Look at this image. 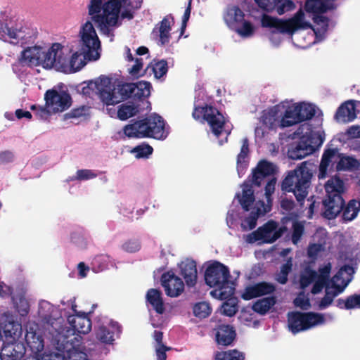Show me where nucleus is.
<instances>
[{
    "label": "nucleus",
    "mask_w": 360,
    "mask_h": 360,
    "mask_svg": "<svg viewBox=\"0 0 360 360\" xmlns=\"http://www.w3.org/2000/svg\"><path fill=\"white\" fill-rule=\"evenodd\" d=\"M90 0L88 13L91 20L86 21L80 30L82 44L81 52L74 53L70 58V65L75 70H79L84 63L79 58L83 55L85 59L96 60L100 58L101 41L92 24L94 22L101 33L106 36L113 35L114 27L120 26L119 17L123 0Z\"/></svg>",
    "instance_id": "1"
},
{
    "label": "nucleus",
    "mask_w": 360,
    "mask_h": 360,
    "mask_svg": "<svg viewBox=\"0 0 360 360\" xmlns=\"http://www.w3.org/2000/svg\"><path fill=\"white\" fill-rule=\"evenodd\" d=\"M117 82V79L102 75L95 81H89L87 86L83 88V92L89 94V90L95 91L107 105L132 98L131 83L117 82Z\"/></svg>",
    "instance_id": "2"
},
{
    "label": "nucleus",
    "mask_w": 360,
    "mask_h": 360,
    "mask_svg": "<svg viewBox=\"0 0 360 360\" xmlns=\"http://www.w3.org/2000/svg\"><path fill=\"white\" fill-rule=\"evenodd\" d=\"M63 48L60 43L53 44L46 51L41 46L27 47L21 52L19 62L22 66L64 68L67 65V58L63 53Z\"/></svg>",
    "instance_id": "3"
},
{
    "label": "nucleus",
    "mask_w": 360,
    "mask_h": 360,
    "mask_svg": "<svg viewBox=\"0 0 360 360\" xmlns=\"http://www.w3.org/2000/svg\"><path fill=\"white\" fill-rule=\"evenodd\" d=\"M311 166L307 161L302 162L295 169L290 171L281 183V190L292 192L301 204L307 196L311 185L313 176Z\"/></svg>",
    "instance_id": "4"
},
{
    "label": "nucleus",
    "mask_w": 360,
    "mask_h": 360,
    "mask_svg": "<svg viewBox=\"0 0 360 360\" xmlns=\"http://www.w3.org/2000/svg\"><path fill=\"white\" fill-rule=\"evenodd\" d=\"M124 134L128 138H153L164 139L165 121L163 118L157 115H151L143 119L131 120V123L123 128Z\"/></svg>",
    "instance_id": "5"
},
{
    "label": "nucleus",
    "mask_w": 360,
    "mask_h": 360,
    "mask_svg": "<svg viewBox=\"0 0 360 360\" xmlns=\"http://www.w3.org/2000/svg\"><path fill=\"white\" fill-rule=\"evenodd\" d=\"M326 198L322 200V215L327 219H334L341 212L345 202L342 194L345 184L338 176H332L325 184Z\"/></svg>",
    "instance_id": "6"
},
{
    "label": "nucleus",
    "mask_w": 360,
    "mask_h": 360,
    "mask_svg": "<svg viewBox=\"0 0 360 360\" xmlns=\"http://www.w3.org/2000/svg\"><path fill=\"white\" fill-rule=\"evenodd\" d=\"M231 277L228 266L224 264L214 261L210 264L205 271V282L210 288L219 290V298L227 300L234 294V288L229 286Z\"/></svg>",
    "instance_id": "7"
},
{
    "label": "nucleus",
    "mask_w": 360,
    "mask_h": 360,
    "mask_svg": "<svg viewBox=\"0 0 360 360\" xmlns=\"http://www.w3.org/2000/svg\"><path fill=\"white\" fill-rule=\"evenodd\" d=\"M261 24L263 27L275 28L281 33H290L300 28L311 27V25L304 21V13L302 10L298 11L294 17L287 20L264 14Z\"/></svg>",
    "instance_id": "8"
},
{
    "label": "nucleus",
    "mask_w": 360,
    "mask_h": 360,
    "mask_svg": "<svg viewBox=\"0 0 360 360\" xmlns=\"http://www.w3.org/2000/svg\"><path fill=\"white\" fill-rule=\"evenodd\" d=\"M325 323L323 314L316 312L290 311L288 314V326L292 334L307 330Z\"/></svg>",
    "instance_id": "9"
},
{
    "label": "nucleus",
    "mask_w": 360,
    "mask_h": 360,
    "mask_svg": "<svg viewBox=\"0 0 360 360\" xmlns=\"http://www.w3.org/2000/svg\"><path fill=\"white\" fill-rule=\"evenodd\" d=\"M337 171L349 169L355 166L356 160L352 157H346L339 153L337 148H327L324 150L319 168V179H324L327 176L328 167L333 162H336Z\"/></svg>",
    "instance_id": "10"
},
{
    "label": "nucleus",
    "mask_w": 360,
    "mask_h": 360,
    "mask_svg": "<svg viewBox=\"0 0 360 360\" xmlns=\"http://www.w3.org/2000/svg\"><path fill=\"white\" fill-rule=\"evenodd\" d=\"M193 117L199 120L202 119L210 125L212 132L219 138L224 130L226 123L224 115L214 107L205 105V106L195 107Z\"/></svg>",
    "instance_id": "11"
},
{
    "label": "nucleus",
    "mask_w": 360,
    "mask_h": 360,
    "mask_svg": "<svg viewBox=\"0 0 360 360\" xmlns=\"http://www.w3.org/2000/svg\"><path fill=\"white\" fill-rule=\"evenodd\" d=\"M288 231L285 226L278 228V223L269 220L248 236V242L253 243L262 241L263 243L271 244L280 238Z\"/></svg>",
    "instance_id": "12"
},
{
    "label": "nucleus",
    "mask_w": 360,
    "mask_h": 360,
    "mask_svg": "<svg viewBox=\"0 0 360 360\" xmlns=\"http://www.w3.org/2000/svg\"><path fill=\"white\" fill-rule=\"evenodd\" d=\"M315 113L314 105L306 103H297L285 111L284 116L281 120V126L288 127L311 120Z\"/></svg>",
    "instance_id": "13"
},
{
    "label": "nucleus",
    "mask_w": 360,
    "mask_h": 360,
    "mask_svg": "<svg viewBox=\"0 0 360 360\" xmlns=\"http://www.w3.org/2000/svg\"><path fill=\"white\" fill-rule=\"evenodd\" d=\"M46 106L53 112H63L69 108L72 103V98L66 91L58 92L56 89H49L44 94Z\"/></svg>",
    "instance_id": "14"
},
{
    "label": "nucleus",
    "mask_w": 360,
    "mask_h": 360,
    "mask_svg": "<svg viewBox=\"0 0 360 360\" xmlns=\"http://www.w3.org/2000/svg\"><path fill=\"white\" fill-rule=\"evenodd\" d=\"M160 281L165 294L170 297H176L184 290V283L182 279L172 271L163 273Z\"/></svg>",
    "instance_id": "15"
},
{
    "label": "nucleus",
    "mask_w": 360,
    "mask_h": 360,
    "mask_svg": "<svg viewBox=\"0 0 360 360\" xmlns=\"http://www.w3.org/2000/svg\"><path fill=\"white\" fill-rule=\"evenodd\" d=\"M276 172V167L266 160H260L256 167L252 169V174L248 176V181L255 186H260L264 179L269 176H274Z\"/></svg>",
    "instance_id": "16"
},
{
    "label": "nucleus",
    "mask_w": 360,
    "mask_h": 360,
    "mask_svg": "<svg viewBox=\"0 0 360 360\" xmlns=\"http://www.w3.org/2000/svg\"><path fill=\"white\" fill-rule=\"evenodd\" d=\"M276 285L269 282L261 281L253 285L247 286L241 295L244 300H250L252 299L265 295H270L276 291Z\"/></svg>",
    "instance_id": "17"
},
{
    "label": "nucleus",
    "mask_w": 360,
    "mask_h": 360,
    "mask_svg": "<svg viewBox=\"0 0 360 360\" xmlns=\"http://www.w3.org/2000/svg\"><path fill=\"white\" fill-rule=\"evenodd\" d=\"M75 307V305H72V309L75 314L68 316V322L74 333L87 334L91 330V321L89 314L77 312Z\"/></svg>",
    "instance_id": "18"
},
{
    "label": "nucleus",
    "mask_w": 360,
    "mask_h": 360,
    "mask_svg": "<svg viewBox=\"0 0 360 360\" xmlns=\"http://www.w3.org/2000/svg\"><path fill=\"white\" fill-rule=\"evenodd\" d=\"M258 6L267 12L276 11L278 15H283L295 8L291 0H255Z\"/></svg>",
    "instance_id": "19"
},
{
    "label": "nucleus",
    "mask_w": 360,
    "mask_h": 360,
    "mask_svg": "<svg viewBox=\"0 0 360 360\" xmlns=\"http://www.w3.org/2000/svg\"><path fill=\"white\" fill-rule=\"evenodd\" d=\"M24 344L18 341L4 343L0 352L1 360H21L25 354Z\"/></svg>",
    "instance_id": "20"
},
{
    "label": "nucleus",
    "mask_w": 360,
    "mask_h": 360,
    "mask_svg": "<svg viewBox=\"0 0 360 360\" xmlns=\"http://www.w3.org/2000/svg\"><path fill=\"white\" fill-rule=\"evenodd\" d=\"M174 23V18L170 14L164 17L160 23L156 25L154 27L153 32L159 36L160 42L162 46L169 43L170 39L171 27Z\"/></svg>",
    "instance_id": "21"
},
{
    "label": "nucleus",
    "mask_w": 360,
    "mask_h": 360,
    "mask_svg": "<svg viewBox=\"0 0 360 360\" xmlns=\"http://www.w3.org/2000/svg\"><path fill=\"white\" fill-rule=\"evenodd\" d=\"M180 275L184 278L188 287L195 285L198 279L196 263L193 260L186 259L179 264Z\"/></svg>",
    "instance_id": "22"
},
{
    "label": "nucleus",
    "mask_w": 360,
    "mask_h": 360,
    "mask_svg": "<svg viewBox=\"0 0 360 360\" xmlns=\"http://www.w3.org/2000/svg\"><path fill=\"white\" fill-rule=\"evenodd\" d=\"M281 226H285L289 223L292 224L291 240L293 244L297 245L301 240L304 233V221H298L295 217L292 216H285L281 220Z\"/></svg>",
    "instance_id": "23"
},
{
    "label": "nucleus",
    "mask_w": 360,
    "mask_h": 360,
    "mask_svg": "<svg viewBox=\"0 0 360 360\" xmlns=\"http://www.w3.org/2000/svg\"><path fill=\"white\" fill-rule=\"evenodd\" d=\"M215 336L218 345L229 346L235 340L236 333L233 326L222 324L217 327Z\"/></svg>",
    "instance_id": "24"
},
{
    "label": "nucleus",
    "mask_w": 360,
    "mask_h": 360,
    "mask_svg": "<svg viewBox=\"0 0 360 360\" xmlns=\"http://www.w3.org/2000/svg\"><path fill=\"white\" fill-rule=\"evenodd\" d=\"M314 153V148L300 138V141L288 149V155L292 160H301Z\"/></svg>",
    "instance_id": "25"
},
{
    "label": "nucleus",
    "mask_w": 360,
    "mask_h": 360,
    "mask_svg": "<svg viewBox=\"0 0 360 360\" xmlns=\"http://www.w3.org/2000/svg\"><path fill=\"white\" fill-rule=\"evenodd\" d=\"M334 118L338 122H352L356 118V115L354 112V106H352V101L342 103L337 109Z\"/></svg>",
    "instance_id": "26"
},
{
    "label": "nucleus",
    "mask_w": 360,
    "mask_h": 360,
    "mask_svg": "<svg viewBox=\"0 0 360 360\" xmlns=\"http://www.w3.org/2000/svg\"><path fill=\"white\" fill-rule=\"evenodd\" d=\"M146 298L158 314H162L165 312V309L160 290L155 288L149 289L147 291Z\"/></svg>",
    "instance_id": "27"
},
{
    "label": "nucleus",
    "mask_w": 360,
    "mask_h": 360,
    "mask_svg": "<svg viewBox=\"0 0 360 360\" xmlns=\"http://www.w3.org/2000/svg\"><path fill=\"white\" fill-rule=\"evenodd\" d=\"M252 182L245 181L243 184V194L239 198V202L245 211H249L255 202L254 191Z\"/></svg>",
    "instance_id": "28"
},
{
    "label": "nucleus",
    "mask_w": 360,
    "mask_h": 360,
    "mask_svg": "<svg viewBox=\"0 0 360 360\" xmlns=\"http://www.w3.org/2000/svg\"><path fill=\"white\" fill-rule=\"evenodd\" d=\"M150 83L146 81H140L131 83L132 98L141 100L148 98L150 94Z\"/></svg>",
    "instance_id": "29"
},
{
    "label": "nucleus",
    "mask_w": 360,
    "mask_h": 360,
    "mask_svg": "<svg viewBox=\"0 0 360 360\" xmlns=\"http://www.w3.org/2000/svg\"><path fill=\"white\" fill-rule=\"evenodd\" d=\"M360 211V202L355 199L350 200L347 205L344 207L342 219L344 222L351 221L354 219Z\"/></svg>",
    "instance_id": "30"
},
{
    "label": "nucleus",
    "mask_w": 360,
    "mask_h": 360,
    "mask_svg": "<svg viewBox=\"0 0 360 360\" xmlns=\"http://www.w3.org/2000/svg\"><path fill=\"white\" fill-rule=\"evenodd\" d=\"M276 303V297L274 295L269 296L256 301L252 305V309L261 315H264Z\"/></svg>",
    "instance_id": "31"
},
{
    "label": "nucleus",
    "mask_w": 360,
    "mask_h": 360,
    "mask_svg": "<svg viewBox=\"0 0 360 360\" xmlns=\"http://www.w3.org/2000/svg\"><path fill=\"white\" fill-rule=\"evenodd\" d=\"M25 340L32 352L37 355H40V353L43 352L44 347L42 337L33 333L27 334Z\"/></svg>",
    "instance_id": "32"
},
{
    "label": "nucleus",
    "mask_w": 360,
    "mask_h": 360,
    "mask_svg": "<svg viewBox=\"0 0 360 360\" xmlns=\"http://www.w3.org/2000/svg\"><path fill=\"white\" fill-rule=\"evenodd\" d=\"M336 306L339 309L346 310L360 309V294H354L345 299L339 298L336 300Z\"/></svg>",
    "instance_id": "33"
},
{
    "label": "nucleus",
    "mask_w": 360,
    "mask_h": 360,
    "mask_svg": "<svg viewBox=\"0 0 360 360\" xmlns=\"http://www.w3.org/2000/svg\"><path fill=\"white\" fill-rule=\"evenodd\" d=\"M301 138L306 141L307 145L314 148V153L321 146L325 140L323 134L314 131H311L309 134L307 133Z\"/></svg>",
    "instance_id": "34"
},
{
    "label": "nucleus",
    "mask_w": 360,
    "mask_h": 360,
    "mask_svg": "<svg viewBox=\"0 0 360 360\" xmlns=\"http://www.w3.org/2000/svg\"><path fill=\"white\" fill-rule=\"evenodd\" d=\"M244 13L238 6H232L227 8L224 20L228 24L240 23L244 20Z\"/></svg>",
    "instance_id": "35"
},
{
    "label": "nucleus",
    "mask_w": 360,
    "mask_h": 360,
    "mask_svg": "<svg viewBox=\"0 0 360 360\" xmlns=\"http://www.w3.org/2000/svg\"><path fill=\"white\" fill-rule=\"evenodd\" d=\"M1 29L3 32L11 39L18 40L24 38V31L22 26H18L17 25L14 26L11 21L6 22L2 25Z\"/></svg>",
    "instance_id": "36"
},
{
    "label": "nucleus",
    "mask_w": 360,
    "mask_h": 360,
    "mask_svg": "<svg viewBox=\"0 0 360 360\" xmlns=\"http://www.w3.org/2000/svg\"><path fill=\"white\" fill-rule=\"evenodd\" d=\"M139 112L138 106L128 103H122L118 106L117 117L120 120H127Z\"/></svg>",
    "instance_id": "37"
},
{
    "label": "nucleus",
    "mask_w": 360,
    "mask_h": 360,
    "mask_svg": "<svg viewBox=\"0 0 360 360\" xmlns=\"http://www.w3.org/2000/svg\"><path fill=\"white\" fill-rule=\"evenodd\" d=\"M305 9L309 13L323 14L328 11V8L323 0H307Z\"/></svg>",
    "instance_id": "38"
},
{
    "label": "nucleus",
    "mask_w": 360,
    "mask_h": 360,
    "mask_svg": "<svg viewBox=\"0 0 360 360\" xmlns=\"http://www.w3.org/2000/svg\"><path fill=\"white\" fill-rule=\"evenodd\" d=\"M193 312L195 317L205 319L208 317L212 313V308L209 303L206 302H200L193 307Z\"/></svg>",
    "instance_id": "39"
},
{
    "label": "nucleus",
    "mask_w": 360,
    "mask_h": 360,
    "mask_svg": "<svg viewBox=\"0 0 360 360\" xmlns=\"http://www.w3.org/2000/svg\"><path fill=\"white\" fill-rule=\"evenodd\" d=\"M215 360H244V354L236 350L231 349L226 352H217L214 356Z\"/></svg>",
    "instance_id": "40"
},
{
    "label": "nucleus",
    "mask_w": 360,
    "mask_h": 360,
    "mask_svg": "<svg viewBox=\"0 0 360 360\" xmlns=\"http://www.w3.org/2000/svg\"><path fill=\"white\" fill-rule=\"evenodd\" d=\"M249 153V143L247 138L243 139V143L240 148V152L237 157V169L238 172L243 171L246 166L245 158Z\"/></svg>",
    "instance_id": "41"
},
{
    "label": "nucleus",
    "mask_w": 360,
    "mask_h": 360,
    "mask_svg": "<svg viewBox=\"0 0 360 360\" xmlns=\"http://www.w3.org/2000/svg\"><path fill=\"white\" fill-rule=\"evenodd\" d=\"M113 332L110 331L106 326H99L96 332V338L103 343L111 344L114 341Z\"/></svg>",
    "instance_id": "42"
},
{
    "label": "nucleus",
    "mask_w": 360,
    "mask_h": 360,
    "mask_svg": "<svg viewBox=\"0 0 360 360\" xmlns=\"http://www.w3.org/2000/svg\"><path fill=\"white\" fill-rule=\"evenodd\" d=\"M154 63L152 65V70L154 76L157 79H160L165 75L168 71L167 62L165 60H160L158 61L153 60Z\"/></svg>",
    "instance_id": "43"
},
{
    "label": "nucleus",
    "mask_w": 360,
    "mask_h": 360,
    "mask_svg": "<svg viewBox=\"0 0 360 360\" xmlns=\"http://www.w3.org/2000/svg\"><path fill=\"white\" fill-rule=\"evenodd\" d=\"M292 259H289L281 267L280 272L276 276V281L281 284H285L288 282V276L292 270Z\"/></svg>",
    "instance_id": "44"
},
{
    "label": "nucleus",
    "mask_w": 360,
    "mask_h": 360,
    "mask_svg": "<svg viewBox=\"0 0 360 360\" xmlns=\"http://www.w3.org/2000/svg\"><path fill=\"white\" fill-rule=\"evenodd\" d=\"M153 151V147L148 144L139 145L131 150V153L135 154V157L138 159L148 158Z\"/></svg>",
    "instance_id": "45"
},
{
    "label": "nucleus",
    "mask_w": 360,
    "mask_h": 360,
    "mask_svg": "<svg viewBox=\"0 0 360 360\" xmlns=\"http://www.w3.org/2000/svg\"><path fill=\"white\" fill-rule=\"evenodd\" d=\"M62 352L64 360H86L84 357V354L74 346H71L70 348L62 351Z\"/></svg>",
    "instance_id": "46"
},
{
    "label": "nucleus",
    "mask_w": 360,
    "mask_h": 360,
    "mask_svg": "<svg viewBox=\"0 0 360 360\" xmlns=\"http://www.w3.org/2000/svg\"><path fill=\"white\" fill-rule=\"evenodd\" d=\"M317 278L318 274L316 271L314 270L307 271L305 274L302 275L300 277V288L302 289H305L311 283L314 282Z\"/></svg>",
    "instance_id": "47"
},
{
    "label": "nucleus",
    "mask_w": 360,
    "mask_h": 360,
    "mask_svg": "<svg viewBox=\"0 0 360 360\" xmlns=\"http://www.w3.org/2000/svg\"><path fill=\"white\" fill-rule=\"evenodd\" d=\"M337 296V293L333 292L328 287L326 288V294L320 300L319 307L320 309H324L329 307L334 298Z\"/></svg>",
    "instance_id": "48"
},
{
    "label": "nucleus",
    "mask_w": 360,
    "mask_h": 360,
    "mask_svg": "<svg viewBox=\"0 0 360 360\" xmlns=\"http://www.w3.org/2000/svg\"><path fill=\"white\" fill-rule=\"evenodd\" d=\"M295 307H300L302 310H307L311 307L310 300L304 295V292H300L293 300Z\"/></svg>",
    "instance_id": "49"
},
{
    "label": "nucleus",
    "mask_w": 360,
    "mask_h": 360,
    "mask_svg": "<svg viewBox=\"0 0 360 360\" xmlns=\"http://www.w3.org/2000/svg\"><path fill=\"white\" fill-rule=\"evenodd\" d=\"M242 26L236 30V32L243 37H250L254 33L255 28L252 24L247 20L242 21Z\"/></svg>",
    "instance_id": "50"
},
{
    "label": "nucleus",
    "mask_w": 360,
    "mask_h": 360,
    "mask_svg": "<svg viewBox=\"0 0 360 360\" xmlns=\"http://www.w3.org/2000/svg\"><path fill=\"white\" fill-rule=\"evenodd\" d=\"M276 184V178L271 176L265 186V197L268 202L271 201V195L275 191V186Z\"/></svg>",
    "instance_id": "51"
},
{
    "label": "nucleus",
    "mask_w": 360,
    "mask_h": 360,
    "mask_svg": "<svg viewBox=\"0 0 360 360\" xmlns=\"http://www.w3.org/2000/svg\"><path fill=\"white\" fill-rule=\"evenodd\" d=\"M122 249L128 252H135L141 248V243L139 240L130 239L123 243Z\"/></svg>",
    "instance_id": "52"
},
{
    "label": "nucleus",
    "mask_w": 360,
    "mask_h": 360,
    "mask_svg": "<svg viewBox=\"0 0 360 360\" xmlns=\"http://www.w3.org/2000/svg\"><path fill=\"white\" fill-rule=\"evenodd\" d=\"M76 174L77 176L75 179L79 181L88 180L97 176V174L94 171L86 169H79L77 171Z\"/></svg>",
    "instance_id": "53"
},
{
    "label": "nucleus",
    "mask_w": 360,
    "mask_h": 360,
    "mask_svg": "<svg viewBox=\"0 0 360 360\" xmlns=\"http://www.w3.org/2000/svg\"><path fill=\"white\" fill-rule=\"evenodd\" d=\"M276 120V115L271 112H264L262 116V123L270 129H274Z\"/></svg>",
    "instance_id": "54"
},
{
    "label": "nucleus",
    "mask_w": 360,
    "mask_h": 360,
    "mask_svg": "<svg viewBox=\"0 0 360 360\" xmlns=\"http://www.w3.org/2000/svg\"><path fill=\"white\" fill-rule=\"evenodd\" d=\"M108 257L107 255H101L95 257L93 260V264L95 266L101 271L105 269L108 266Z\"/></svg>",
    "instance_id": "55"
},
{
    "label": "nucleus",
    "mask_w": 360,
    "mask_h": 360,
    "mask_svg": "<svg viewBox=\"0 0 360 360\" xmlns=\"http://www.w3.org/2000/svg\"><path fill=\"white\" fill-rule=\"evenodd\" d=\"M86 113V108L84 106H82L79 108H74L70 110V112L65 113L64 115L65 119H70V118H78L83 115H85Z\"/></svg>",
    "instance_id": "56"
},
{
    "label": "nucleus",
    "mask_w": 360,
    "mask_h": 360,
    "mask_svg": "<svg viewBox=\"0 0 360 360\" xmlns=\"http://www.w3.org/2000/svg\"><path fill=\"white\" fill-rule=\"evenodd\" d=\"M143 68V59L141 58H136L135 60V64L129 69V72L133 77H139L143 74H140V71Z\"/></svg>",
    "instance_id": "57"
},
{
    "label": "nucleus",
    "mask_w": 360,
    "mask_h": 360,
    "mask_svg": "<svg viewBox=\"0 0 360 360\" xmlns=\"http://www.w3.org/2000/svg\"><path fill=\"white\" fill-rule=\"evenodd\" d=\"M327 281H326L325 278L321 276V278H317L314 283V285L311 288V292L314 295L319 293L323 288L327 285Z\"/></svg>",
    "instance_id": "58"
},
{
    "label": "nucleus",
    "mask_w": 360,
    "mask_h": 360,
    "mask_svg": "<svg viewBox=\"0 0 360 360\" xmlns=\"http://www.w3.org/2000/svg\"><path fill=\"white\" fill-rule=\"evenodd\" d=\"M314 22L318 25H320L324 30H326L328 27L329 19L326 16L323 15L322 14H316L313 13Z\"/></svg>",
    "instance_id": "59"
},
{
    "label": "nucleus",
    "mask_w": 360,
    "mask_h": 360,
    "mask_svg": "<svg viewBox=\"0 0 360 360\" xmlns=\"http://www.w3.org/2000/svg\"><path fill=\"white\" fill-rule=\"evenodd\" d=\"M238 311V308L236 304H230L226 302L222 305V312L224 315L231 317L234 316Z\"/></svg>",
    "instance_id": "60"
},
{
    "label": "nucleus",
    "mask_w": 360,
    "mask_h": 360,
    "mask_svg": "<svg viewBox=\"0 0 360 360\" xmlns=\"http://www.w3.org/2000/svg\"><path fill=\"white\" fill-rule=\"evenodd\" d=\"M14 160V155L12 151L4 150L0 152V165L12 162Z\"/></svg>",
    "instance_id": "61"
},
{
    "label": "nucleus",
    "mask_w": 360,
    "mask_h": 360,
    "mask_svg": "<svg viewBox=\"0 0 360 360\" xmlns=\"http://www.w3.org/2000/svg\"><path fill=\"white\" fill-rule=\"evenodd\" d=\"M191 12V0H189L182 17L181 34L184 32Z\"/></svg>",
    "instance_id": "62"
},
{
    "label": "nucleus",
    "mask_w": 360,
    "mask_h": 360,
    "mask_svg": "<svg viewBox=\"0 0 360 360\" xmlns=\"http://www.w3.org/2000/svg\"><path fill=\"white\" fill-rule=\"evenodd\" d=\"M46 105L45 107H39L35 115L39 120H46L51 115V112Z\"/></svg>",
    "instance_id": "63"
},
{
    "label": "nucleus",
    "mask_w": 360,
    "mask_h": 360,
    "mask_svg": "<svg viewBox=\"0 0 360 360\" xmlns=\"http://www.w3.org/2000/svg\"><path fill=\"white\" fill-rule=\"evenodd\" d=\"M170 347L166 346V345H162L160 346L158 348L156 349V355L158 360H166L167 359V354L166 352L170 350Z\"/></svg>",
    "instance_id": "64"
}]
</instances>
